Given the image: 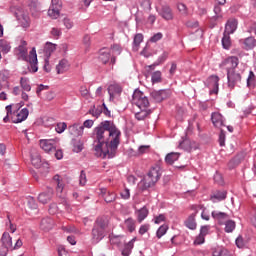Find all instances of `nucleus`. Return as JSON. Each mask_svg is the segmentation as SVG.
<instances>
[{"mask_svg":"<svg viewBox=\"0 0 256 256\" xmlns=\"http://www.w3.org/2000/svg\"><path fill=\"white\" fill-rule=\"evenodd\" d=\"M219 143L221 147L225 146V132L223 130H221L219 135Z\"/></svg>","mask_w":256,"mask_h":256,"instance_id":"nucleus-62","label":"nucleus"},{"mask_svg":"<svg viewBox=\"0 0 256 256\" xmlns=\"http://www.w3.org/2000/svg\"><path fill=\"white\" fill-rule=\"evenodd\" d=\"M110 59H111V52L109 50L105 48L100 50L99 61H101V63H103L104 65H107Z\"/></svg>","mask_w":256,"mask_h":256,"instance_id":"nucleus-24","label":"nucleus"},{"mask_svg":"<svg viewBox=\"0 0 256 256\" xmlns=\"http://www.w3.org/2000/svg\"><path fill=\"white\" fill-rule=\"evenodd\" d=\"M20 85L24 91H31V85H29V79L22 77L20 79Z\"/></svg>","mask_w":256,"mask_h":256,"instance_id":"nucleus-42","label":"nucleus"},{"mask_svg":"<svg viewBox=\"0 0 256 256\" xmlns=\"http://www.w3.org/2000/svg\"><path fill=\"white\" fill-rule=\"evenodd\" d=\"M58 255L59 256H69V253L67 252V250H65V248L63 246H60L58 248Z\"/></svg>","mask_w":256,"mask_h":256,"instance_id":"nucleus-64","label":"nucleus"},{"mask_svg":"<svg viewBox=\"0 0 256 256\" xmlns=\"http://www.w3.org/2000/svg\"><path fill=\"white\" fill-rule=\"evenodd\" d=\"M210 231H211L210 225H204L200 227V234L203 235L204 237H207Z\"/></svg>","mask_w":256,"mask_h":256,"instance_id":"nucleus-48","label":"nucleus"},{"mask_svg":"<svg viewBox=\"0 0 256 256\" xmlns=\"http://www.w3.org/2000/svg\"><path fill=\"white\" fill-rule=\"evenodd\" d=\"M108 227L109 220H107V218H97L92 228V243H99V241H102L105 238Z\"/></svg>","mask_w":256,"mask_h":256,"instance_id":"nucleus-3","label":"nucleus"},{"mask_svg":"<svg viewBox=\"0 0 256 256\" xmlns=\"http://www.w3.org/2000/svg\"><path fill=\"white\" fill-rule=\"evenodd\" d=\"M235 221L233 220H227L225 223V231L226 233H233L235 231Z\"/></svg>","mask_w":256,"mask_h":256,"instance_id":"nucleus-40","label":"nucleus"},{"mask_svg":"<svg viewBox=\"0 0 256 256\" xmlns=\"http://www.w3.org/2000/svg\"><path fill=\"white\" fill-rule=\"evenodd\" d=\"M69 69V61L62 59L59 64L56 66L58 75L65 73Z\"/></svg>","mask_w":256,"mask_h":256,"instance_id":"nucleus-25","label":"nucleus"},{"mask_svg":"<svg viewBox=\"0 0 256 256\" xmlns=\"http://www.w3.org/2000/svg\"><path fill=\"white\" fill-rule=\"evenodd\" d=\"M40 227L44 231H49V229L53 228V219H51V218L42 219V221L40 223Z\"/></svg>","mask_w":256,"mask_h":256,"instance_id":"nucleus-30","label":"nucleus"},{"mask_svg":"<svg viewBox=\"0 0 256 256\" xmlns=\"http://www.w3.org/2000/svg\"><path fill=\"white\" fill-rule=\"evenodd\" d=\"M227 79L229 89H235V86L241 83V74L235 72V70H230L227 72Z\"/></svg>","mask_w":256,"mask_h":256,"instance_id":"nucleus-8","label":"nucleus"},{"mask_svg":"<svg viewBox=\"0 0 256 256\" xmlns=\"http://www.w3.org/2000/svg\"><path fill=\"white\" fill-rule=\"evenodd\" d=\"M109 52L112 53L111 63L112 65H115V57H117V55H121V46L115 44L111 47Z\"/></svg>","mask_w":256,"mask_h":256,"instance_id":"nucleus-31","label":"nucleus"},{"mask_svg":"<svg viewBox=\"0 0 256 256\" xmlns=\"http://www.w3.org/2000/svg\"><path fill=\"white\" fill-rule=\"evenodd\" d=\"M226 198H227V192H225V191H218V192L214 193L211 196V201L215 202V199L217 201H223Z\"/></svg>","mask_w":256,"mask_h":256,"instance_id":"nucleus-33","label":"nucleus"},{"mask_svg":"<svg viewBox=\"0 0 256 256\" xmlns=\"http://www.w3.org/2000/svg\"><path fill=\"white\" fill-rule=\"evenodd\" d=\"M27 117H29V110L24 108L13 118V123H23Z\"/></svg>","mask_w":256,"mask_h":256,"instance_id":"nucleus-23","label":"nucleus"},{"mask_svg":"<svg viewBox=\"0 0 256 256\" xmlns=\"http://www.w3.org/2000/svg\"><path fill=\"white\" fill-rule=\"evenodd\" d=\"M149 148H150L149 145L140 146L138 149L139 155H143L144 153H147L149 151Z\"/></svg>","mask_w":256,"mask_h":256,"instance_id":"nucleus-61","label":"nucleus"},{"mask_svg":"<svg viewBox=\"0 0 256 256\" xmlns=\"http://www.w3.org/2000/svg\"><path fill=\"white\" fill-rule=\"evenodd\" d=\"M89 114L97 118L99 115H101V110L96 109L95 106H93V108L89 110Z\"/></svg>","mask_w":256,"mask_h":256,"instance_id":"nucleus-56","label":"nucleus"},{"mask_svg":"<svg viewBox=\"0 0 256 256\" xmlns=\"http://www.w3.org/2000/svg\"><path fill=\"white\" fill-rule=\"evenodd\" d=\"M147 215H149V209L147 207H142L137 211V219L139 223H143L145 219H147Z\"/></svg>","mask_w":256,"mask_h":256,"instance_id":"nucleus-27","label":"nucleus"},{"mask_svg":"<svg viewBox=\"0 0 256 256\" xmlns=\"http://www.w3.org/2000/svg\"><path fill=\"white\" fill-rule=\"evenodd\" d=\"M106 191L105 189L102 190V193H104L103 197L106 203H113V201L116 198L115 193L113 192H103Z\"/></svg>","mask_w":256,"mask_h":256,"instance_id":"nucleus-39","label":"nucleus"},{"mask_svg":"<svg viewBox=\"0 0 256 256\" xmlns=\"http://www.w3.org/2000/svg\"><path fill=\"white\" fill-rule=\"evenodd\" d=\"M231 34H227L224 32L223 38H222V46L224 49H229L231 47Z\"/></svg>","mask_w":256,"mask_h":256,"instance_id":"nucleus-37","label":"nucleus"},{"mask_svg":"<svg viewBox=\"0 0 256 256\" xmlns=\"http://www.w3.org/2000/svg\"><path fill=\"white\" fill-rule=\"evenodd\" d=\"M180 154L177 152H172L166 155L165 162L167 165H173L175 161L179 159Z\"/></svg>","mask_w":256,"mask_h":256,"instance_id":"nucleus-29","label":"nucleus"},{"mask_svg":"<svg viewBox=\"0 0 256 256\" xmlns=\"http://www.w3.org/2000/svg\"><path fill=\"white\" fill-rule=\"evenodd\" d=\"M14 53L20 61H27L30 63L33 73H37V71H39V68L37 67V51L35 48H32L29 54L27 50V41L21 40L18 47L15 48Z\"/></svg>","mask_w":256,"mask_h":256,"instance_id":"nucleus-2","label":"nucleus"},{"mask_svg":"<svg viewBox=\"0 0 256 256\" xmlns=\"http://www.w3.org/2000/svg\"><path fill=\"white\" fill-rule=\"evenodd\" d=\"M161 179V167L155 165L150 168L147 176L139 183V187L142 191L154 187L155 183Z\"/></svg>","mask_w":256,"mask_h":256,"instance_id":"nucleus-4","label":"nucleus"},{"mask_svg":"<svg viewBox=\"0 0 256 256\" xmlns=\"http://www.w3.org/2000/svg\"><path fill=\"white\" fill-rule=\"evenodd\" d=\"M203 243H205V236L199 233L194 240V245H203Z\"/></svg>","mask_w":256,"mask_h":256,"instance_id":"nucleus-53","label":"nucleus"},{"mask_svg":"<svg viewBox=\"0 0 256 256\" xmlns=\"http://www.w3.org/2000/svg\"><path fill=\"white\" fill-rule=\"evenodd\" d=\"M223 67L227 70V73L230 71H235L236 67L239 65V58L231 56L227 58L223 63Z\"/></svg>","mask_w":256,"mask_h":256,"instance_id":"nucleus-11","label":"nucleus"},{"mask_svg":"<svg viewBox=\"0 0 256 256\" xmlns=\"http://www.w3.org/2000/svg\"><path fill=\"white\" fill-rule=\"evenodd\" d=\"M40 147L46 153H53V151L57 149V140L55 139L40 140Z\"/></svg>","mask_w":256,"mask_h":256,"instance_id":"nucleus-10","label":"nucleus"},{"mask_svg":"<svg viewBox=\"0 0 256 256\" xmlns=\"http://www.w3.org/2000/svg\"><path fill=\"white\" fill-rule=\"evenodd\" d=\"M79 183L82 187H85L87 183V174H85V171H81L80 177H79Z\"/></svg>","mask_w":256,"mask_h":256,"instance_id":"nucleus-49","label":"nucleus"},{"mask_svg":"<svg viewBox=\"0 0 256 256\" xmlns=\"http://www.w3.org/2000/svg\"><path fill=\"white\" fill-rule=\"evenodd\" d=\"M235 243L238 249H243L245 247V240L243 239V236H238L235 240Z\"/></svg>","mask_w":256,"mask_h":256,"instance_id":"nucleus-47","label":"nucleus"},{"mask_svg":"<svg viewBox=\"0 0 256 256\" xmlns=\"http://www.w3.org/2000/svg\"><path fill=\"white\" fill-rule=\"evenodd\" d=\"M149 224H144L140 227L139 229V233L140 235H145V233H147V231H149Z\"/></svg>","mask_w":256,"mask_h":256,"instance_id":"nucleus-63","label":"nucleus"},{"mask_svg":"<svg viewBox=\"0 0 256 256\" xmlns=\"http://www.w3.org/2000/svg\"><path fill=\"white\" fill-rule=\"evenodd\" d=\"M141 107L147 109L149 107V99L143 92L136 89L132 95V108L141 109Z\"/></svg>","mask_w":256,"mask_h":256,"instance_id":"nucleus-6","label":"nucleus"},{"mask_svg":"<svg viewBox=\"0 0 256 256\" xmlns=\"http://www.w3.org/2000/svg\"><path fill=\"white\" fill-rule=\"evenodd\" d=\"M195 217H197V211L188 216V218L184 221L185 227L191 231H195V229H197V220H195Z\"/></svg>","mask_w":256,"mask_h":256,"instance_id":"nucleus-16","label":"nucleus"},{"mask_svg":"<svg viewBox=\"0 0 256 256\" xmlns=\"http://www.w3.org/2000/svg\"><path fill=\"white\" fill-rule=\"evenodd\" d=\"M53 181L56 183L57 187H56V191L57 193H63V189H64V186H63V183L61 182V176H59V174H56L54 177H53Z\"/></svg>","mask_w":256,"mask_h":256,"instance_id":"nucleus-34","label":"nucleus"},{"mask_svg":"<svg viewBox=\"0 0 256 256\" xmlns=\"http://www.w3.org/2000/svg\"><path fill=\"white\" fill-rule=\"evenodd\" d=\"M28 206L30 209H37V203L35 202V198L28 197Z\"/></svg>","mask_w":256,"mask_h":256,"instance_id":"nucleus-57","label":"nucleus"},{"mask_svg":"<svg viewBox=\"0 0 256 256\" xmlns=\"http://www.w3.org/2000/svg\"><path fill=\"white\" fill-rule=\"evenodd\" d=\"M212 217L219 222L220 225H223V223L229 219V215L227 213L219 211H212Z\"/></svg>","mask_w":256,"mask_h":256,"instance_id":"nucleus-22","label":"nucleus"},{"mask_svg":"<svg viewBox=\"0 0 256 256\" xmlns=\"http://www.w3.org/2000/svg\"><path fill=\"white\" fill-rule=\"evenodd\" d=\"M131 111L135 114V118L138 121H143V119H146L148 115H151V110L143 107H141V109L132 108Z\"/></svg>","mask_w":256,"mask_h":256,"instance_id":"nucleus-13","label":"nucleus"},{"mask_svg":"<svg viewBox=\"0 0 256 256\" xmlns=\"http://www.w3.org/2000/svg\"><path fill=\"white\" fill-rule=\"evenodd\" d=\"M53 197V188H48L47 192L40 193L38 196V201L43 205L49 203Z\"/></svg>","mask_w":256,"mask_h":256,"instance_id":"nucleus-18","label":"nucleus"},{"mask_svg":"<svg viewBox=\"0 0 256 256\" xmlns=\"http://www.w3.org/2000/svg\"><path fill=\"white\" fill-rule=\"evenodd\" d=\"M50 7L61 10L63 7V2H61V0H52Z\"/></svg>","mask_w":256,"mask_h":256,"instance_id":"nucleus-54","label":"nucleus"},{"mask_svg":"<svg viewBox=\"0 0 256 256\" xmlns=\"http://www.w3.org/2000/svg\"><path fill=\"white\" fill-rule=\"evenodd\" d=\"M31 162L32 165L36 167V169H39V167H41V156L32 155Z\"/></svg>","mask_w":256,"mask_h":256,"instance_id":"nucleus-44","label":"nucleus"},{"mask_svg":"<svg viewBox=\"0 0 256 256\" xmlns=\"http://www.w3.org/2000/svg\"><path fill=\"white\" fill-rule=\"evenodd\" d=\"M212 123L214 127H217L218 129H221L223 125H225V119L223 118V115L219 112H214L211 115Z\"/></svg>","mask_w":256,"mask_h":256,"instance_id":"nucleus-17","label":"nucleus"},{"mask_svg":"<svg viewBox=\"0 0 256 256\" xmlns=\"http://www.w3.org/2000/svg\"><path fill=\"white\" fill-rule=\"evenodd\" d=\"M161 39H163V33L158 32L150 38V43H157V41H161Z\"/></svg>","mask_w":256,"mask_h":256,"instance_id":"nucleus-51","label":"nucleus"},{"mask_svg":"<svg viewBox=\"0 0 256 256\" xmlns=\"http://www.w3.org/2000/svg\"><path fill=\"white\" fill-rule=\"evenodd\" d=\"M68 131H69L70 135H72L73 137H81V135H83V131H84L83 125L73 124L68 127Z\"/></svg>","mask_w":256,"mask_h":256,"instance_id":"nucleus-19","label":"nucleus"},{"mask_svg":"<svg viewBox=\"0 0 256 256\" xmlns=\"http://www.w3.org/2000/svg\"><path fill=\"white\" fill-rule=\"evenodd\" d=\"M59 15H61V10L50 6L48 9V17L51 19H59Z\"/></svg>","mask_w":256,"mask_h":256,"instance_id":"nucleus-36","label":"nucleus"},{"mask_svg":"<svg viewBox=\"0 0 256 256\" xmlns=\"http://www.w3.org/2000/svg\"><path fill=\"white\" fill-rule=\"evenodd\" d=\"M207 86L209 87L210 93L217 94L219 92V76L212 75L207 79Z\"/></svg>","mask_w":256,"mask_h":256,"instance_id":"nucleus-12","label":"nucleus"},{"mask_svg":"<svg viewBox=\"0 0 256 256\" xmlns=\"http://www.w3.org/2000/svg\"><path fill=\"white\" fill-rule=\"evenodd\" d=\"M28 7L30 8L32 15H35V13L39 12V3L38 2L30 0L28 3Z\"/></svg>","mask_w":256,"mask_h":256,"instance_id":"nucleus-41","label":"nucleus"},{"mask_svg":"<svg viewBox=\"0 0 256 256\" xmlns=\"http://www.w3.org/2000/svg\"><path fill=\"white\" fill-rule=\"evenodd\" d=\"M1 242L4 248L13 249V240L9 232H4L2 234Z\"/></svg>","mask_w":256,"mask_h":256,"instance_id":"nucleus-21","label":"nucleus"},{"mask_svg":"<svg viewBox=\"0 0 256 256\" xmlns=\"http://www.w3.org/2000/svg\"><path fill=\"white\" fill-rule=\"evenodd\" d=\"M11 13H14L15 17L19 21V24L24 29H27L31 25V19L29 18V15L23 11V8L12 6L10 8Z\"/></svg>","mask_w":256,"mask_h":256,"instance_id":"nucleus-5","label":"nucleus"},{"mask_svg":"<svg viewBox=\"0 0 256 256\" xmlns=\"http://www.w3.org/2000/svg\"><path fill=\"white\" fill-rule=\"evenodd\" d=\"M151 97L152 99H154V101H156V103H161V101H163V99H167V91L165 90H154L151 92Z\"/></svg>","mask_w":256,"mask_h":256,"instance_id":"nucleus-20","label":"nucleus"},{"mask_svg":"<svg viewBox=\"0 0 256 256\" xmlns=\"http://www.w3.org/2000/svg\"><path fill=\"white\" fill-rule=\"evenodd\" d=\"M167 229H169V227L167 225H162L159 227V229L157 230V237L158 239H161V237H163V235H165V233H167Z\"/></svg>","mask_w":256,"mask_h":256,"instance_id":"nucleus-46","label":"nucleus"},{"mask_svg":"<svg viewBox=\"0 0 256 256\" xmlns=\"http://www.w3.org/2000/svg\"><path fill=\"white\" fill-rule=\"evenodd\" d=\"M57 211H59V207H57V205L55 203H52L49 207L50 215H55V213H57Z\"/></svg>","mask_w":256,"mask_h":256,"instance_id":"nucleus-60","label":"nucleus"},{"mask_svg":"<svg viewBox=\"0 0 256 256\" xmlns=\"http://www.w3.org/2000/svg\"><path fill=\"white\" fill-rule=\"evenodd\" d=\"M0 51H2V53H9L11 51V45L6 41H0Z\"/></svg>","mask_w":256,"mask_h":256,"instance_id":"nucleus-43","label":"nucleus"},{"mask_svg":"<svg viewBox=\"0 0 256 256\" xmlns=\"http://www.w3.org/2000/svg\"><path fill=\"white\" fill-rule=\"evenodd\" d=\"M177 7H178V11H179V13H181V15H185V16L188 15L189 12H188L187 6L185 4L179 3Z\"/></svg>","mask_w":256,"mask_h":256,"instance_id":"nucleus-50","label":"nucleus"},{"mask_svg":"<svg viewBox=\"0 0 256 256\" xmlns=\"http://www.w3.org/2000/svg\"><path fill=\"white\" fill-rule=\"evenodd\" d=\"M55 49H57V45L53 44L51 42H47L44 46V53L45 56L47 57V59H49V57H51V53H53L55 51Z\"/></svg>","mask_w":256,"mask_h":256,"instance_id":"nucleus-28","label":"nucleus"},{"mask_svg":"<svg viewBox=\"0 0 256 256\" xmlns=\"http://www.w3.org/2000/svg\"><path fill=\"white\" fill-rule=\"evenodd\" d=\"M64 26L66 29H73V21L69 18H64L63 19Z\"/></svg>","mask_w":256,"mask_h":256,"instance_id":"nucleus-55","label":"nucleus"},{"mask_svg":"<svg viewBox=\"0 0 256 256\" xmlns=\"http://www.w3.org/2000/svg\"><path fill=\"white\" fill-rule=\"evenodd\" d=\"M176 71H177V64L175 62H172L170 70H169V77H173V75H175Z\"/></svg>","mask_w":256,"mask_h":256,"instance_id":"nucleus-59","label":"nucleus"},{"mask_svg":"<svg viewBox=\"0 0 256 256\" xmlns=\"http://www.w3.org/2000/svg\"><path fill=\"white\" fill-rule=\"evenodd\" d=\"M159 15L165 21H173V19L175 18L173 10L169 6H162L161 10L159 11Z\"/></svg>","mask_w":256,"mask_h":256,"instance_id":"nucleus-14","label":"nucleus"},{"mask_svg":"<svg viewBox=\"0 0 256 256\" xmlns=\"http://www.w3.org/2000/svg\"><path fill=\"white\" fill-rule=\"evenodd\" d=\"M255 45H256V40L253 37H248L244 40V48L246 49V51L254 49Z\"/></svg>","mask_w":256,"mask_h":256,"instance_id":"nucleus-32","label":"nucleus"},{"mask_svg":"<svg viewBox=\"0 0 256 256\" xmlns=\"http://www.w3.org/2000/svg\"><path fill=\"white\" fill-rule=\"evenodd\" d=\"M110 243L112 245H117L119 251L123 256H129V243L127 242L125 236H110Z\"/></svg>","mask_w":256,"mask_h":256,"instance_id":"nucleus-7","label":"nucleus"},{"mask_svg":"<svg viewBox=\"0 0 256 256\" xmlns=\"http://www.w3.org/2000/svg\"><path fill=\"white\" fill-rule=\"evenodd\" d=\"M237 25H238L237 19L230 18L225 25L224 33H226L228 35H233V33H235V31H237Z\"/></svg>","mask_w":256,"mask_h":256,"instance_id":"nucleus-15","label":"nucleus"},{"mask_svg":"<svg viewBox=\"0 0 256 256\" xmlns=\"http://www.w3.org/2000/svg\"><path fill=\"white\" fill-rule=\"evenodd\" d=\"M107 91L109 95V101H115V98L121 96V93H123V87L114 82L108 86Z\"/></svg>","mask_w":256,"mask_h":256,"instance_id":"nucleus-9","label":"nucleus"},{"mask_svg":"<svg viewBox=\"0 0 256 256\" xmlns=\"http://www.w3.org/2000/svg\"><path fill=\"white\" fill-rule=\"evenodd\" d=\"M141 5L146 11H151V0H144Z\"/></svg>","mask_w":256,"mask_h":256,"instance_id":"nucleus-58","label":"nucleus"},{"mask_svg":"<svg viewBox=\"0 0 256 256\" xmlns=\"http://www.w3.org/2000/svg\"><path fill=\"white\" fill-rule=\"evenodd\" d=\"M56 131L58 133H63L65 131V129H67V123L65 122H60L56 125Z\"/></svg>","mask_w":256,"mask_h":256,"instance_id":"nucleus-52","label":"nucleus"},{"mask_svg":"<svg viewBox=\"0 0 256 256\" xmlns=\"http://www.w3.org/2000/svg\"><path fill=\"white\" fill-rule=\"evenodd\" d=\"M94 151L97 157L113 159L119 147L121 131L112 121H103L94 129Z\"/></svg>","mask_w":256,"mask_h":256,"instance_id":"nucleus-1","label":"nucleus"},{"mask_svg":"<svg viewBox=\"0 0 256 256\" xmlns=\"http://www.w3.org/2000/svg\"><path fill=\"white\" fill-rule=\"evenodd\" d=\"M141 43H143V34L138 33L134 36L132 51H139Z\"/></svg>","mask_w":256,"mask_h":256,"instance_id":"nucleus-26","label":"nucleus"},{"mask_svg":"<svg viewBox=\"0 0 256 256\" xmlns=\"http://www.w3.org/2000/svg\"><path fill=\"white\" fill-rule=\"evenodd\" d=\"M161 75V71L154 72L151 77L152 83H161V81L163 80Z\"/></svg>","mask_w":256,"mask_h":256,"instance_id":"nucleus-45","label":"nucleus"},{"mask_svg":"<svg viewBox=\"0 0 256 256\" xmlns=\"http://www.w3.org/2000/svg\"><path fill=\"white\" fill-rule=\"evenodd\" d=\"M192 209L194 211H197V209H202V213H201L202 219H204V221H209V219H210L209 212H207V209H205L203 206H201V205L192 206Z\"/></svg>","mask_w":256,"mask_h":256,"instance_id":"nucleus-38","label":"nucleus"},{"mask_svg":"<svg viewBox=\"0 0 256 256\" xmlns=\"http://www.w3.org/2000/svg\"><path fill=\"white\" fill-rule=\"evenodd\" d=\"M72 145L74 153H81L83 151V142L81 140L73 139Z\"/></svg>","mask_w":256,"mask_h":256,"instance_id":"nucleus-35","label":"nucleus"}]
</instances>
